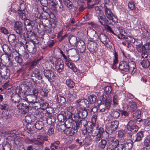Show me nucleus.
<instances>
[{
	"label": "nucleus",
	"instance_id": "53",
	"mask_svg": "<svg viewBox=\"0 0 150 150\" xmlns=\"http://www.w3.org/2000/svg\"><path fill=\"white\" fill-rule=\"evenodd\" d=\"M3 51L6 53H9L10 52V49L8 46L6 44H4L2 46Z\"/></svg>",
	"mask_w": 150,
	"mask_h": 150
},
{
	"label": "nucleus",
	"instance_id": "15",
	"mask_svg": "<svg viewBox=\"0 0 150 150\" xmlns=\"http://www.w3.org/2000/svg\"><path fill=\"white\" fill-rule=\"evenodd\" d=\"M76 47L78 51L82 53L84 52L86 49L85 43L82 40H80L77 42Z\"/></svg>",
	"mask_w": 150,
	"mask_h": 150
},
{
	"label": "nucleus",
	"instance_id": "35",
	"mask_svg": "<svg viewBox=\"0 0 150 150\" xmlns=\"http://www.w3.org/2000/svg\"><path fill=\"white\" fill-rule=\"evenodd\" d=\"M133 142L130 139H129L126 141L125 144L124 146L125 148L127 150H129L131 149L132 146Z\"/></svg>",
	"mask_w": 150,
	"mask_h": 150
},
{
	"label": "nucleus",
	"instance_id": "2",
	"mask_svg": "<svg viewBox=\"0 0 150 150\" xmlns=\"http://www.w3.org/2000/svg\"><path fill=\"white\" fill-rule=\"evenodd\" d=\"M30 91V88L27 85L22 84L17 87L15 90V92L18 94L19 93L23 97L25 95L28 94Z\"/></svg>",
	"mask_w": 150,
	"mask_h": 150
},
{
	"label": "nucleus",
	"instance_id": "28",
	"mask_svg": "<svg viewBox=\"0 0 150 150\" xmlns=\"http://www.w3.org/2000/svg\"><path fill=\"white\" fill-rule=\"evenodd\" d=\"M31 76L32 77H35L39 80L42 79V77L40 74L39 70L37 69H35L32 71Z\"/></svg>",
	"mask_w": 150,
	"mask_h": 150
},
{
	"label": "nucleus",
	"instance_id": "31",
	"mask_svg": "<svg viewBox=\"0 0 150 150\" xmlns=\"http://www.w3.org/2000/svg\"><path fill=\"white\" fill-rule=\"evenodd\" d=\"M98 21L102 25H106L108 23V21L105 17L102 16V15L98 17Z\"/></svg>",
	"mask_w": 150,
	"mask_h": 150
},
{
	"label": "nucleus",
	"instance_id": "8",
	"mask_svg": "<svg viewBox=\"0 0 150 150\" xmlns=\"http://www.w3.org/2000/svg\"><path fill=\"white\" fill-rule=\"evenodd\" d=\"M25 141L28 143H30L35 142V143L39 145H41L43 144L44 143V141L42 136H38V138L36 140L35 138L32 139L27 138L25 139Z\"/></svg>",
	"mask_w": 150,
	"mask_h": 150
},
{
	"label": "nucleus",
	"instance_id": "30",
	"mask_svg": "<svg viewBox=\"0 0 150 150\" xmlns=\"http://www.w3.org/2000/svg\"><path fill=\"white\" fill-rule=\"evenodd\" d=\"M136 103L133 101H130L129 103L127 109L131 112L134 111L137 109Z\"/></svg>",
	"mask_w": 150,
	"mask_h": 150
},
{
	"label": "nucleus",
	"instance_id": "19",
	"mask_svg": "<svg viewBox=\"0 0 150 150\" xmlns=\"http://www.w3.org/2000/svg\"><path fill=\"white\" fill-rule=\"evenodd\" d=\"M23 96L19 94L15 93V94H12L11 96V99L13 102L15 103H19L21 99H22Z\"/></svg>",
	"mask_w": 150,
	"mask_h": 150
},
{
	"label": "nucleus",
	"instance_id": "37",
	"mask_svg": "<svg viewBox=\"0 0 150 150\" xmlns=\"http://www.w3.org/2000/svg\"><path fill=\"white\" fill-rule=\"evenodd\" d=\"M141 64L143 68H147L150 66V62L148 59H144L141 62Z\"/></svg>",
	"mask_w": 150,
	"mask_h": 150
},
{
	"label": "nucleus",
	"instance_id": "62",
	"mask_svg": "<svg viewBox=\"0 0 150 150\" xmlns=\"http://www.w3.org/2000/svg\"><path fill=\"white\" fill-rule=\"evenodd\" d=\"M141 56L143 58H146L148 56V53L146 49L141 52Z\"/></svg>",
	"mask_w": 150,
	"mask_h": 150
},
{
	"label": "nucleus",
	"instance_id": "20",
	"mask_svg": "<svg viewBox=\"0 0 150 150\" xmlns=\"http://www.w3.org/2000/svg\"><path fill=\"white\" fill-rule=\"evenodd\" d=\"M35 97L33 96L32 94L28 95V94L25 95L22 98V99L29 103H33L34 102V100L36 99Z\"/></svg>",
	"mask_w": 150,
	"mask_h": 150
},
{
	"label": "nucleus",
	"instance_id": "50",
	"mask_svg": "<svg viewBox=\"0 0 150 150\" xmlns=\"http://www.w3.org/2000/svg\"><path fill=\"white\" fill-rule=\"evenodd\" d=\"M21 55L22 57L23 58L26 59H28L30 56L29 53L26 52L25 50H24L21 52Z\"/></svg>",
	"mask_w": 150,
	"mask_h": 150
},
{
	"label": "nucleus",
	"instance_id": "56",
	"mask_svg": "<svg viewBox=\"0 0 150 150\" xmlns=\"http://www.w3.org/2000/svg\"><path fill=\"white\" fill-rule=\"evenodd\" d=\"M112 90V88L110 86H106L105 88V92L107 94H110L111 93Z\"/></svg>",
	"mask_w": 150,
	"mask_h": 150
},
{
	"label": "nucleus",
	"instance_id": "14",
	"mask_svg": "<svg viewBox=\"0 0 150 150\" xmlns=\"http://www.w3.org/2000/svg\"><path fill=\"white\" fill-rule=\"evenodd\" d=\"M87 34L91 38L95 40L98 38L96 32L92 28H90L88 29Z\"/></svg>",
	"mask_w": 150,
	"mask_h": 150
},
{
	"label": "nucleus",
	"instance_id": "55",
	"mask_svg": "<svg viewBox=\"0 0 150 150\" xmlns=\"http://www.w3.org/2000/svg\"><path fill=\"white\" fill-rule=\"evenodd\" d=\"M133 116L135 118H139L141 116V111L139 110H137L133 114Z\"/></svg>",
	"mask_w": 150,
	"mask_h": 150
},
{
	"label": "nucleus",
	"instance_id": "5",
	"mask_svg": "<svg viewBox=\"0 0 150 150\" xmlns=\"http://www.w3.org/2000/svg\"><path fill=\"white\" fill-rule=\"evenodd\" d=\"M119 124V122L117 120L111 122L110 126L107 129L106 132L110 134L112 133L117 129Z\"/></svg>",
	"mask_w": 150,
	"mask_h": 150
},
{
	"label": "nucleus",
	"instance_id": "52",
	"mask_svg": "<svg viewBox=\"0 0 150 150\" xmlns=\"http://www.w3.org/2000/svg\"><path fill=\"white\" fill-rule=\"evenodd\" d=\"M95 9L96 13L98 15V16L102 15L103 12L101 9V8L98 6H94Z\"/></svg>",
	"mask_w": 150,
	"mask_h": 150
},
{
	"label": "nucleus",
	"instance_id": "29",
	"mask_svg": "<svg viewBox=\"0 0 150 150\" xmlns=\"http://www.w3.org/2000/svg\"><path fill=\"white\" fill-rule=\"evenodd\" d=\"M88 112L86 110V108H84L83 110H81L78 113L79 118L82 119L85 118L87 115Z\"/></svg>",
	"mask_w": 150,
	"mask_h": 150
},
{
	"label": "nucleus",
	"instance_id": "51",
	"mask_svg": "<svg viewBox=\"0 0 150 150\" xmlns=\"http://www.w3.org/2000/svg\"><path fill=\"white\" fill-rule=\"evenodd\" d=\"M41 100L42 101L43 103H41V107L42 110L47 109V108H48L49 104L48 103L46 102H44V99H41Z\"/></svg>",
	"mask_w": 150,
	"mask_h": 150
},
{
	"label": "nucleus",
	"instance_id": "22",
	"mask_svg": "<svg viewBox=\"0 0 150 150\" xmlns=\"http://www.w3.org/2000/svg\"><path fill=\"white\" fill-rule=\"evenodd\" d=\"M77 107L82 108L83 107L84 109L85 108V106L87 105V104L88 103V100L86 99H83L81 100H78L76 101Z\"/></svg>",
	"mask_w": 150,
	"mask_h": 150
},
{
	"label": "nucleus",
	"instance_id": "1",
	"mask_svg": "<svg viewBox=\"0 0 150 150\" xmlns=\"http://www.w3.org/2000/svg\"><path fill=\"white\" fill-rule=\"evenodd\" d=\"M49 62L53 65L55 64L56 69L58 73L62 72L64 68V64L62 60L55 57H52L50 58Z\"/></svg>",
	"mask_w": 150,
	"mask_h": 150
},
{
	"label": "nucleus",
	"instance_id": "38",
	"mask_svg": "<svg viewBox=\"0 0 150 150\" xmlns=\"http://www.w3.org/2000/svg\"><path fill=\"white\" fill-rule=\"evenodd\" d=\"M48 91L46 88L43 89L42 88H40V94L43 97H46L47 96Z\"/></svg>",
	"mask_w": 150,
	"mask_h": 150
},
{
	"label": "nucleus",
	"instance_id": "34",
	"mask_svg": "<svg viewBox=\"0 0 150 150\" xmlns=\"http://www.w3.org/2000/svg\"><path fill=\"white\" fill-rule=\"evenodd\" d=\"M60 144V142L59 141H55L51 143L50 146V148L51 150H56L59 148V146Z\"/></svg>",
	"mask_w": 150,
	"mask_h": 150
},
{
	"label": "nucleus",
	"instance_id": "13",
	"mask_svg": "<svg viewBox=\"0 0 150 150\" xmlns=\"http://www.w3.org/2000/svg\"><path fill=\"white\" fill-rule=\"evenodd\" d=\"M94 125H93L92 123L88 122L86 127H85L84 131L86 132H88V133H91V135L92 136H95L97 134L96 133H94V129L93 127Z\"/></svg>",
	"mask_w": 150,
	"mask_h": 150
},
{
	"label": "nucleus",
	"instance_id": "23",
	"mask_svg": "<svg viewBox=\"0 0 150 150\" xmlns=\"http://www.w3.org/2000/svg\"><path fill=\"white\" fill-rule=\"evenodd\" d=\"M30 103L27 102L26 101H24L23 103H20L18 105H16L18 108L19 110L20 109H27L28 110L29 108V105Z\"/></svg>",
	"mask_w": 150,
	"mask_h": 150
},
{
	"label": "nucleus",
	"instance_id": "54",
	"mask_svg": "<svg viewBox=\"0 0 150 150\" xmlns=\"http://www.w3.org/2000/svg\"><path fill=\"white\" fill-rule=\"evenodd\" d=\"M136 48L137 51L139 52H141L142 51L146 48L144 46H142L140 44L137 45Z\"/></svg>",
	"mask_w": 150,
	"mask_h": 150
},
{
	"label": "nucleus",
	"instance_id": "45",
	"mask_svg": "<svg viewBox=\"0 0 150 150\" xmlns=\"http://www.w3.org/2000/svg\"><path fill=\"white\" fill-rule=\"evenodd\" d=\"M119 142L118 140H116L114 142H112L111 143L108 144V146L110 148L115 149L117 144H118Z\"/></svg>",
	"mask_w": 150,
	"mask_h": 150
},
{
	"label": "nucleus",
	"instance_id": "17",
	"mask_svg": "<svg viewBox=\"0 0 150 150\" xmlns=\"http://www.w3.org/2000/svg\"><path fill=\"white\" fill-rule=\"evenodd\" d=\"M65 65L71 69L74 72H76L77 71L76 67L75 66L74 64L72 62L69 58L65 60Z\"/></svg>",
	"mask_w": 150,
	"mask_h": 150
},
{
	"label": "nucleus",
	"instance_id": "12",
	"mask_svg": "<svg viewBox=\"0 0 150 150\" xmlns=\"http://www.w3.org/2000/svg\"><path fill=\"white\" fill-rule=\"evenodd\" d=\"M97 44L96 42L88 41L87 43V47L90 51L95 52L98 50Z\"/></svg>",
	"mask_w": 150,
	"mask_h": 150
},
{
	"label": "nucleus",
	"instance_id": "26",
	"mask_svg": "<svg viewBox=\"0 0 150 150\" xmlns=\"http://www.w3.org/2000/svg\"><path fill=\"white\" fill-rule=\"evenodd\" d=\"M144 132L141 131L138 132L136 135L134 139L133 138L134 142H139L141 141L144 137Z\"/></svg>",
	"mask_w": 150,
	"mask_h": 150
},
{
	"label": "nucleus",
	"instance_id": "39",
	"mask_svg": "<svg viewBox=\"0 0 150 150\" xmlns=\"http://www.w3.org/2000/svg\"><path fill=\"white\" fill-rule=\"evenodd\" d=\"M57 101L61 104V105H63L65 102L66 100L65 98L61 95H58L57 96Z\"/></svg>",
	"mask_w": 150,
	"mask_h": 150
},
{
	"label": "nucleus",
	"instance_id": "46",
	"mask_svg": "<svg viewBox=\"0 0 150 150\" xmlns=\"http://www.w3.org/2000/svg\"><path fill=\"white\" fill-rule=\"evenodd\" d=\"M14 53L16 54V56L15 57V60L18 63H21L22 62L23 60L22 58L19 56V54L16 51L13 52Z\"/></svg>",
	"mask_w": 150,
	"mask_h": 150
},
{
	"label": "nucleus",
	"instance_id": "42",
	"mask_svg": "<svg viewBox=\"0 0 150 150\" xmlns=\"http://www.w3.org/2000/svg\"><path fill=\"white\" fill-rule=\"evenodd\" d=\"M57 119L59 121L61 122H64L66 120L67 118L64 114H59L58 115Z\"/></svg>",
	"mask_w": 150,
	"mask_h": 150
},
{
	"label": "nucleus",
	"instance_id": "3",
	"mask_svg": "<svg viewBox=\"0 0 150 150\" xmlns=\"http://www.w3.org/2000/svg\"><path fill=\"white\" fill-rule=\"evenodd\" d=\"M14 30L21 37H24L25 32L23 24L20 21H17L15 22Z\"/></svg>",
	"mask_w": 150,
	"mask_h": 150
},
{
	"label": "nucleus",
	"instance_id": "57",
	"mask_svg": "<svg viewBox=\"0 0 150 150\" xmlns=\"http://www.w3.org/2000/svg\"><path fill=\"white\" fill-rule=\"evenodd\" d=\"M40 59H35L33 60L31 63V67L32 68H34L38 64V62L40 61Z\"/></svg>",
	"mask_w": 150,
	"mask_h": 150
},
{
	"label": "nucleus",
	"instance_id": "18",
	"mask_svg": "<svg viewBox=\"0 0 150 150\" xmlns=\"http://www.w3.org/2000/svg\"><path fill=\"white\" fill-rule=\"evenodd\" d=\"M27 50L30 53L35 54L37 51V48L34 43H29L26 46Z\"/></svg>",
	"mask_w": 150,
	"mask_h": 150
},
{
	"label": "nucleus",
	"instance_id": "40",
	"mask_svg": "<svg viewBox=\"0 0 150 150\" xmlns=\"http://www.w3.org/2000/svg\"><path fill=\"white\" fill-rule=\"evenodd\" d=\"M119 98L118 96L117 95L113 96V106L115 107L117 106L118 104V102Z\"/></svg>",
	"mask_w": 150,
	"mask_h": 150
},
{
	"label": "nucleus",
	"instance_id": "7",
	"mask_svg": "<svg viewBox=\"0 0 150 150\" xmlns=\"http://www.w3.org/2000/svg\"><path fill=\"white\" fill-rule=\"evenodd\" d=\"M100 41L105 46L107 47H109L111 44L109 39L106 36V35L104 33H101L99 37Z\"/></svg>",
	"mask_w": 150,
	"mask_h": 150
},
{
	"label": "nucleus",
	"instance_id": "48",
	"mask_svg": "<svg viewBox=\"0 0 150 150\" xmlns=\"http://www.w3.org/2000/svg\"><path fill=\"white\" fill-rule=\"evenodd\" d=\"M107 142L105 139H102L98 144V146L102 149H103L106 146Z\"/></svg>",
	"mask_w": 150,
	"mask_h": 150
},
{
	"label": "nucleus",
	"instance_id": "6",
	"mask_svg": "<svg viewBox=\"0 0 150 150\" xmlns=\"http://www.w3.org/2000/svg\"><path fill=\"white\" fill-rule=\"evenodd\" d=\"M43 72L44 75L49 81L54 79L55 76L54 72L51 69H44Z\"/></svg>",
	"mask_w": 150,
	"mask_h": 150
},
{
	"label": "nucleus",
	"instance_id": "36",
	"mask_svg": "<svg viewBox=\"0 0 150 150\" xmlns=\"http://www.w3.org/2000/svg\"><path fill=\"white\" fill-rule=\"evenodd\" d=\"M118 31L119 33V35H121V37L120 36H118V38H125V36L124 35V34H126V32L124 28L122 27H118Z\"/></svg>",
	"mask_w": 150,
	"mask_h": 150
},
{
	"label": "nucleus",
	"instance_id": "27",
	"mask_svg": "<svg viewBox=\"0 0 150 150\" xmlns=\"http://www.w3.org/2000/svg\"><path fill=\"white\" fill-rule=\"evenodd\" d=\"M111 103V101L109 100H107L105 102V103L103 105H102V106H104L100 110V111L103 112L105 111L106 109L108 110L110 109Z\"/></svg>",
	"mask_w": 150,
	"mask_h": 150
},
{
	"label": "nucleus",
	"instance_id": "9",
	"mask_svg": "<svg viewBox=\"0 0 150 150\" xmlns=\"http://www.w3.org/2000/svg\"><path fill=\"white\" fill-rule=\"evenodd\" d=\"M127 129L132 132H135L138 130V127L132 120L129 121L127 125Z\"/></svg>",
	"mask_w": 150,
	"mask_h": 150
},
{
	"label": "nucleus",
	"instance_id": "64",
	"mask_svg": "<svg viewBox=\"0 0 150 150\" xmlns=\"http://www.w3.org/2000/svg\"><path fill=\"white\" fill-rule=\"evenodd\" d=\"M2 150H11L10 145L9 144H5L3 145Z\"/></svg>",
	"mask_w": 150,
	"mask_h": 150
},
{
	"label": "nucleus",
	"instance_id": "25",
	"mask_svg": "<svg viewBox=\"0 0 150 150\" xmlns=\"http://www.w3.org/2000/svg\"><path fill=\"white\" fill-rule=\"evenodd\" d=\"M23 4H21L20 6V8L21 9H19L18 10V12L20 18H21L23 20H25L26 18V16L24 13L25 11L24 10V8H21V6H23ZM24 5V4H23Z\"/></svg>",
	"mask_w": 150,
	"mask_h": 150
},
{
	"label": "nucleus",
	"instance_id": "61",
	"mask_svg": "<svg viewBox=\"0 0 150 150\" xmlns=\"http://www.w3.org/2000/svg\"><path fill=\"white\" fill-rule=\"evenodd\" d=\"M50 7L53 10H55L56 9V6L57 3L54 1L50 3Z\"/></svg>",
	"mask_w": 150,
	"mask_h": 150
},
{
	"label": "nucleus",
	"instance_id": "11",
	"mask_svg": "<svg viewBox=\"0 0 150 150\" xmlns=\"http://www.w3.org/2000/svg\"><path fill=\"white\" fill-rule=\"evenodd\" d=\"M8 41L12 46L16 47L18 44V40L16 39V36L14 34L9 35L8 37Z\"/></svg>",
	"mask_w": 150,
	"mask_h": 150
},
{
	"label": "nucleus",
	"instance_id": "47",
	"mask_svg": "<svg viewBox=\"0 0 150 150\" xmlns=\"http://www.w3.org/2000/svg\"><path fill=\"white\" fill-rule=\"evenodd\" d=\"M120 115V112L116 111H112L111 114L112 117L114 119H117L119 117Z\"/></svg>",
	"mask_w": 150,
	"mask_h": 150
},
{
	"label": "nucleus",
	"instance_id": "33",
	"mask_svg": "<svg viewBox=\"0 0 150 150\" xmlns=\"http://www.w3.org/2000/svg\"><path fill=\"white\" fill-rule=\"evenodd\" d=\"M75 121L72 118H69L66 120L64 123L67 128H70L71 127H73Z\"/></svg>",
	"mask_w": 150,
	"mask_h": 150
},
{
	"label": "nucleus",
	"instance_id": "49",
	"mask_svg": "<svg viewBox=\"0 0 150 150\" xmlns=\"http://www.w3.org/2000/svg\"><path fill=\"white\" fill-rule=\"evenodd\" d=\"M97 99V97L94 95H91L88 97V100L90 101L91 104L95 103Z\"/></svg>",
	"mask_w": 150,
	"mask_h": 150
},
{
	"label": "nucleus",
	"instance_id": "63",
	"mask_svg": "<svg viewBox=\"0 0 150 150\" xmlns=\"http://www.w3.org/2000/svg\"><path fill=\"white\" fill-rule=\"evenodd\" d=\"M144 145L146 146L149 147L150 146V139L146 138L145 139L144 141Z\"/></svg>",
	"mask_w": 150,
	"mask_h": 150
},
{
	"label": "nucleus",
	"instance_id": "32",
	"mask_svg": "<svg viewBox=\"0 0 150 150\" xmlns=\"http://www.w3.org/2000/svg\"><path fill=\"white\" fill-rule=\"evenodd\" d=\"M57 127L58 130L61 132H63L65 133V132L67 129L64 122H59L57 126Z\"/></svg>",
	"mask_w": 150,
	"mask_h": 150
},
{
	"label": "nucleus",
	"instance_id": "41",
	"mask_svg": "<svg viewBox=\"0 0 150 150\" xmlns=\"http://www.w3.org/2000/svg\"><path fill=\"white\" fill-rule=\"evenodd\" d=\"M66 84L69 87L72 88L75 86V83L74 81L70 79H67L66 81Z\"/></svg>",
	"mask_w": 150,
	"mask_h": 150
},
{
	"label": "nucleus",
	"instance_id": "10",
	"mask_svg": "<svg viewBox=\"0 0 150 150\" xmlns=\"http://www.w3.org/2000/svg\"><path fill=\"white\" fill-rule=\"evenodd\" d=\"M0 74L1 77L7 79L10 75V71L8 67H4L0 70Z\"/></svg>",
	"mask_w": 150,
	"mask_h": 150
},
{
	"label": "nucleus",
	"instance_id": "4",
	"mask_svg": "<svg viewBox=\"0 0 150 150\" xmlns=\"http://www.w3.org/2000/svg\"><path fill=\"white\" fill-rule=\"evenodd\" d=\"M104 12L105 14V16L107 18L110 20H111L113 22H115V20H114V17H115L114 15L111 8L109 7V6L108 4H106L103 7Z\"/></svg>",
	"mask_w": 150,
	"mask_h": 150
},
{
	"label": "nucleus",
	"instance_id": "60",
	"mask_svg": "<svg viewBox=\"0 0 150 150\" xmlns=\"http://www.w3.org/2000/svg\"><path fill=\"white\" fill-rule=\"evenodd\" d=\"M80 121L81 124L82 125V127L83 126V130L84 129L85 127H86L89 122L87 121L84 119H82Z\"/></svg>",
	"mask_w": 150,
	"mask_h": 150
},
{
	"label": "nucleus",
	"instance_id": "58",
	"mask_svg": "<svg viewBox=\"0 0 150 150\" xmlns=\"http://www.w3.org/2000/svg\"><path fill=\"white\" fill-rule=\"evenodd\" d=\"M128 6L131 10H134L135 8V6L134 2L132 1H130L128 4Z\"/></svg>",
	"mask_w": 150,
	"mask_h": 150
},
{
	"label": "nucleus",
	"instance_id": "21",
	"mask_svg": "<svg viewBox=\"0 0 150 150\" xmlns=\"http://www.w3.org/2000/svg\"><path fill=\"white\" fill-rule=\"evenodd\" d=\"M128 69V72L132 74H134L136 71L135 63L133 61L129 63Z\"/></svg>",
	"mask_w": 150,
	"mask_h": 150
},
{
	"label": "nucleus",
	"instance_id": "44",
	"mask_svg": "<svg viewBox=\"0 0 150 150\" xmlns=\"http://www.w3.org/2000/svg\"><path fill=\"white\" fill-rule=\"evenodd\" d=\"M35 127L38 129H41L43 126V122L41 121L37 122L35 124Z\"/></svg>",
	"mask_w": 150,
	"mask_h": 150
},
{
	"label": "nucleus",
	"instance_id": "59",
	"mask_svg": "<svg viewBox=\"0 0 150 150\" xmlns=\"http://www.w3.org/2000/svg\"><path fill=\"white\" fill-rule=\"evenodd\" d=\"M33 116L32 115H26L25 117V121L28 123H30L32 122L31 117Z\"/></svg>",
	"mask_w": 150,
	"mask_h": 150
},
{
	"label": "nucleus",
	"instance_id": "43",
	"mask_svg": "<svg viewBox=\"0 0 150 150\" xmlns=\"http://www.w3.org/2000/svg\"><path fill=\"white\" fill-rule=\"evenodd\" d=\"M54 127L53 126H50L47 132V134L50 136L54 135Z\"/></svg>",
	"mask_w": 150,
	"mask_h": 150
},
{
	"label": "nucleus",
	"instance_id": "24",
	"mask_svg": "<svg viewBox=\"0 0 150 150\" xmlns=\"http://www.w3.org/2000/svg\"><path fill=\"white\" fill-rule=\"evenodd\" d=\"M74 127H73L72 128L69 129V128H67L65 132V134L67 135L71 136H74L76 134L77 132V130Z\"/></svg>",
	"mask_w": 150,
	"mask_h": 150
},
{
	"label": "nucleus",
	"instance_id": "16",
	"mask_svg": "<svg viewBox=\"0 0 150 150\" xmlns=\"http://www.w3.org/2000/svg\"><path fill=\"white\" fill-rule=\"evenodd\" d=\"M129 63H128L126 61L121 62L120 63L119 68L120 70L128 72L129 71Z\"/></svg>",
	"mask_w": 150,
	"mask_h": 150
}]
</instances>
